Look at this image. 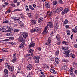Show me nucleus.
Returning a JSON list of instances; mask_svg holds the SVG:
<instances>
[{"label":"nucleus","mask_w":77,"mask_h":77,"mask_svg":"<svg viewBox=\"0 0 77 77\" xmlns=\"http://www.w3.org/2000/svg\"><path fill=\"white\" fill-rule=\"evenodd\" d=\"M48 27H49L50 28H53L54 26H53V24L51 22H49L48 23L47 26L45 28V29L42 33L43 34H46L47 33V30L48 28Z\"/></svg>","instance_id":"obj_1"},{"label":"nucleus","mask_w":77,"mask_h":77,"mask_svg":"<svg viewBox=\"0 0 77 77\" xmlns=\"http://www.w3.org/2000/svg\"><path fill=\"white\" fill-rule=\"evenodd\" d=\"M69 53H70V51L69 50L66 51L64 52V54L66 55L65 56L66 57H69Z\"/></svg>","instance_id":"obj_2"},{"label":"nucleus","mask_w":77,"mask_h":77,"mask_svg":"<svg viewBox=\"0 0 77 77\" xmlns=\"http://www.w3.org/2000/svg\"><path fill=\"white\" fill-rule=\"evenodd\" d=\"M46 44L48 45V46H50L51 45V38L49 37L48 39V40Z\"/></svg>","instance_id":"obj_3"},{"label":"nucleus","mask_w":77,"mask_h":77,"mask_svg":"<svg viewBox=\"0 0 77 77\" xmlns=\"http://www.w3.org/2000/svg\"><path fill=\"white\" fill-rule=\"evenodd\" d=\"M69 11V10L68 8H66L64 10H63L62 12V13L63 15L66 14Z\"/></svg>","instance_id":"obj_4"},{"label":"nucleus","mask_w":77,"mask_h":77,"mask_svg":"<svg viewBox=\"0 0 77 77\" xmlns=\"http://www.w3.org/2000/svg\"><path fill=\"white\" fill-rule=\"evenodd\" d=\"M8 29L6 30L7 32H12L13 29L12 28V26H8Z\"/></svg>","instance_id":"obj_5"},{"label":"nucleus","mask_w":77,"mask_h":77,"mask_svg":"<svg viewBox=\"0 0 77 77\" xmlns=\"http://www.w3.org/2000/svg\"><path fill=\"white\" fill-rule=\"evenodd\" d=\"M22 35H23V38H27V36H28V34L25 32H23L22 33Z\"/></svg>","instance_id":"obj_6"},{"label":"nucleus","mask_w":77,"mask_h":77,"mask_svg":"<svg viewBox=\"0 0 77 77\" xmlns=\"http://www.w3.org/2000/svg\"><path fill=\"white\" fill-rule=\"evenodd\" d=\"M45 5L47 8H49L50 7V4L48 2H45Z\"/></svg>","instance_id":"obj_7"},{"label":"nucleus","mask_w":77,"mask_h":77,"mask_svg":"<svg viewBox=\"0 0 77 77\" xmlns=\"http://www.w3.org/2000/svg\"><path fill=\"white\" fill-rule=\"evenodd\" d=\"M50 72H51L52 74H57V72L54 70V69H51L50 70Z\"/></svg>","instance_id":"obj_8"},{"label":"nucleus","mask_w":77,"mask_h":77,"mask_svg":"<svg viewBox=\"0 0 77 77\" xmlns=\"http://www.w3.org/2000/svg\"><path fill=\"white\" fill-rule=\"evenodd\" d=\"M9 71H11L12 72L14 71V67H13V66H10L8 68Z\"/></svg>","instance_id":"obj_9"},{"label":"nucleus","mask_w":77,"mask_h":77,"mask_svg":"<svg viewBox=\"0 0 77 77\" xmlns=\"http://www.w3.org/2000/svg\"><path fill=\"white\" fill-rule=\"evenodd\" d=\"M55 28L57 29H58L59 27V25H58V22L57 21H55Z\"/></svg>","instance_id":"obj_10"},{"label":"nucleus","mask_w":77,"mask_h":77,"mask_svg":"<svg viewBox=\"0 0 77 77\" xmlns=\"http://www.w3.org/2000/svg\"><path fill=\"white\" fill-rule=\"evenodd\" d=\"M25 44V42H23L19 46L20 48H23L24 46V45Z\"/></svg>","instance_id":"obj_11"},{"label":"nucleus","mask_w":77,"mask_h":77,"mask_svg":"<svg viewBox=\"0 0 77 77\" xmlns=\"http://www.w3.org/2000/svg\"><path fill=\"white\" fill-rule=\"evenodd\" d=\"M0 31L3 32H6V29L4 27H2L0 28Z\"/></svg>","instance_id":"obj_12"},{"label":"nucleus","mask_w":77,"mask_h":77,"mask_svg":"<svg viewBox=\"0 0 77 77\" xmlns=\"http://www.w3.org/2000/svg\"><path fill=\"white\" fill-rule=\"evenodd\" d=\"M35 45V43H30L29 46V48H31V47H34Z\"/></svg>","instance_id":"obj_13"},{"label":"nucleus","mask_w":77,"mask_h":77,"mask_svg":"<svg viewBox=\"0 0 77 77\" xmlns=\"http://www.w3.org/2000/svg\"><path fill=\"white\" fill-rule=\"evenodd\" d=\"M32 68L33 67H32V64L29 65L27 67L28 69H29V70H31Z\"/></svg>","instance_id":"obj_14"},{"label":"nucleus","mask_w":77,"mask_h":77,"mask_svg":"<svg viewBox=\"0 0 77 77\" xmlns=\"http://www.w3.org/2000/svg\"><path fill=\"white\" fill-rule=\"evenodd\" d=\"M72 32L73 33H77V26L75 27V29L74 28L72 30Z\"/></svg>","instance_id":"obj_15"},{"label":"nucleus","mask_w":77,"mask_h":77,"mask_svg":"<svg viewBox=\"0 0 77 77\" xmlns=\"http://www.w3.org/2000/svg\"><path fill=\"white\" fill-rule=\"evenodd\" d=\"M43 18L42 17H40L38 20V22L39 23H42V21H43Z\"/></svg>","instance_id":"obj_16"},{"label":"nucleus","mask_w":77,"mask_h":77,"mask_svg":"<svg viewBox=\"0 0 77 77\" xmlns=\"http://www.w3.org/2000/svg\"><path fill=\"white\" fill-rule=\"evenodd\" d=\"M14 35V34L12 32H10V33H8L6 34V35L7 36H13Z\"/></svg>","instance_id":"obj_17"},{"label":"nucleus","mask_w":77,"mask_h":77,"mask_svg":"<svg viewBox=\"0 0 77 77\" xmlns=\"http://www.w3.org/2000/svg\"><path fill=\"white\" fill-rule=\"evenodd\" d=\"M61 37H60V35L59 34H57V36H56V39L58 40V41H60Z\"/></svg>","instance_id":"obj_18"},{"label":"nucleus","mask_w":77,"mask_h":77,"mask_svg":"<svg viewBox=\"0 0 77 77\" xmlns=\"http://www.w3.org/2000/svg\"><path fill=\"white\" fill-rule=\"evenodd\" d=\"M31 22H32V24H34V25L36 24V23H37L36 20H31Z\"/></svg>","instance_id":"obj_19"},{"label":"nucleus","mask_w":77,"mask_h":77,"mask_svg":"<svg viewBox=\"0 0 77 77\" xmlns=\"http://www.w3.org/2000/svg\"><path fill=\"white\" fill-rule=\"evenodd\" d=\"M53 13V11H51L50 12V13L48 14L47 15H48V17H50V18H51L52 16V14Z\"/></svg>","instance_id":"obj_20"},{"label":"nucleus","mask_w":77,"mask_h":77,"mask_svg":"<svg viewBox=\"0 0 77 77\" xmlns=\"http://www.w3.org/2000/svg\"><path fill=\"white\" fill-rule=\"evenodd\" d=\"M34 31L35 32H40V29H38V27H36L34 29Z\"/></svg>","instance_id":"obj_21"},{"label":"nucleus","mask_w":77,"mask_h":77,"mask_svg":"<svg viewBox=\"0 0 77 77\" xmlns=\"http://www.w3.org/2000/svg\"><path fill=\"white\" fill-rule=\"evenodd\" d=\"M68 48L67 47H63L62 48V49L63 50H68Z\"/></svg>","instance_id":"obj_22"},{"label":"nucleus","mask_w":77,"mask_h":77,"mask_svg":"<svg viewBox=\"0 0 77 77\" xmlns=\"http://www.w3.org/2000/svg\"><path fill=\"white\" fill-rule=\"evenodd\" d=\"M55 62L57 64L59 63V59L57 58H55Z\"/></svg>","instance_id":"obj_23"},{"label":"nucleus","mask_w":77,"mask_h":77,"mask_svg":"<svg viewBox=\"0 0 77 77\" xmlns=\"http://www.w3.org/2000/svg\"><path fill=\"white\" fill-rule=\"evenodd\" d=\"M70 56L72 58H75V56L73 54H70Z\"/></svg>","instance_id":"obj_24"},{"label":"nucleus","mask_w":77,"mask_h":77,"mask_svg":"<svg viewBox=\"0 0 77 77\" xmlns=\"http://www.w3.org/2000/svg\"><path fill=\"white\" fill-rule=\"evenodd\" d=\"M40 59V57H39L38 56V57H36L35 56H34V59H35V60H38Z\"/></svg>","instance_id":"obj_25"},{"label":"nucleus","mask_w":77,"mask_h":77,"mask_svg":"<svg viewBox=\"0 0 77 77\" xmlns=\"http://www.w3.org/2000/svg\"><path fill=\"white\" fill-rule=\"evenodd\" d=\"M10 66H11V65H10V64H9V63H6L5 65V67H8V68Z\"/></svg>","instance_id":"obj_26"},{"label":"nucleus","mask_w":77,"mask_h":77,"mask_svg":"<svg viewBox=\"0 0 77 77\" xmlns=\"http://www.w3.org/2000/svg\"><path fill=\"white\" fill-rule=\"evenodd\" d=\"M68 21L67 19H65V21H64V23H63V24H68Z\"/></svg>","instance_id":"obj_27"},{"label":"nucleus","mask_w":77,"mask_h":77,"mask_svg":"<svg viewBox=\"0 0 77 77\" xmlns=\"http://www.w3.org/2000/svg\"><path fill=\"white\" fill-rule=\"evenodd\" d=\"M20 20V17H15L14 18V21H19Z\"/></svg>","instance_id":"obj_28"},{"label":"nucleus","mask_w":77,"mask_h":77,"mask_svg":"<svg viewBox=\"0 0 77 77\" xmlns=\"http://www.w3.org/2000/svg\"><path fill=\"white\" fill-rule=\"evenodd\" d=\"M66 32L68 36H69V35H70V33H71V32L70 31H69V30H67Z\"/></svg>","instance_id":"obj_29"},{"label":"nucleus","mask_w":77,"mask_h":77,"mask_svg":"<svg viewBox=\"0 0 77 77\" xmlns=\"http://www.w3.org/2000/svg\"><path fill=\"white\" fill-rule=\"evenodd\" d=\"M29 9H31V10H34V9H35L34 8H33L31 5H29Z\"/></svg>","instance_id":"obj_30"},{"label":"nucleus","mask_w":77,"mask_h":77,"mask_svg":"<svg viewBox=\"0 0 77 77\" xmlns=\"http://www.w3.org/2000/svg\"><path fill=\"white\" fill-rule=\"evenodd\" d=\"M59 50H57V51L56 52L55 55H56V56H58V55H59Z\"/></svg>","instance_id":"obj_31"},{"label":"nucleus","mask_w":77,"mask_h":77,"mask_svg":"<svg viewBox=\"0 0 77 77\" xmlns=\"http://www.w3.org/2000/svg\"><path fill=\"white\" fill-rule=\"evenodd\" d=\"M23 39V38L22 37H20L19 39V42H22Z\"/></svg>","instance_id":"obj_32"},{"label":"nucleus","mask_w":77,"mask_h":77,"mask_svg":"<svg viewBox=\"0 0 77 77\" xmlns=\"http://www.w3.org/2000/svg\"><path fill=\"white\" fill-rule=\"evenodd\" d=\"M19 23L20 24V25L22 27H24V24L23 23H22L21 22H20Z\"/></svg>","instance_id":"obj_33"},{"label":"nucleus","mask_w":77,"mask_h":77,"mask_svg":"<svg viewBox=\"0 0 77 77\" xmlns=\"http://www.w3.org/2000/svg\"><path fill=\"white\" fill-rule=\"evenodd\" d=\"M17 60V58H13V60H12V62H13V63L15 62H16V60Z\"/></svg>","instance_id":"obj_34"},{"label":"nucleus","mask_w":77,"mask_h":77,"mask_svg":"<svg viewBox=\"0 0 77 77\" xmlns=\"http://www.w3.org/2000/svg\"><path fill=\"white\" fill-rule=\"evenodd\" d=\"M57 4V1H54L53 2V5H56Z\"/></svg>","instance_id":"obj_35"},{"label":"nucleus","mask_w":77,"mask_h":77,"mask_svg":"<svg viewBox=\"0 0 77 77\" xmlns=\"http://www.w3.org/2000/svg\"><path fill=\"white\" fill-rule=\"evenodd\" d=\"M18 11H21V9H17L14 10L13 11V12H17Z\"/></svg>","instance_id":"obj_36"},{"label":"nucleus","mask_w":77,"mask_h":77,"mask_svg":"<svg viewBox=\"0 0 77 77\" xmlns=\"http://www.w3.org/2000/svg\"><path fill=\"white\" fill-rule=\"evenodd\" d=\"M34 17L35 19H37L39 17V15L37 14H35L34 16Z\"/></svg>","instance_id":"obj_37"},{"label":"nucleus","mask_w":77,"mask_h":77,"mask_svg":"<svg viewBox=\"0 0 77 77\" xmlns=\"http://www.w3.org/2000/svg\"><path fill=\"white\" fill-rule=\"evenodd\" d=\"M59 3L62 5V4H63V2H62V0H59Z\"/></svg>","instance_id":"obj_38"},{"label":"nucleus","mask_w":77,"mask_h":77,"mask_svg":"<svg viewBox=\"0 0 77 77\" xmlns=\"http://www.w3.org/2000/svg\"><path fill=\"white\" fill-rule=\"evenodd\" d=\"M10 12H11V9H9L8 10H7V11L6 12L5 14H8V13H10Z\"/></svg>","instance_id":"obj_39"},{"label":"nucleus","mask_w":77,"mask_h":77,"mask_svg":"<svg viewBox=\"0 0 77 77\" xmlns=\"http://www.w3.org/2000/svg\"><path fill=\"white\" fill-rule=\"evenodd\" d=\"M26 9L27 11H28V12H29V8H28V6L27 5L26 6Z\"/></svg>","instance_id":"obj_40"},{"label":"nucleus","mask_w":77,"mask_h":77,"mask_svg":"<svg viewBox=\"0 0 77 77\" xmlns=\"http://www.w3.org/2000/svg\"><path fill=\"white\" fill-rule=\"evenodd\" d=\"M4 72L5 74H8V70H7V69H5L4 70Z\"/></svg>","instance_id":"obj_41"},{"label":"nucleus","mask_w":77,"mask_h":77,"mask_svg":"<svg viewBox=\"0 0 77 77\" xmlns=\"http://www.w3.org/2000/svg\"><path fill=\"white\" fill-rule=\"evenodd\" d=\"M34 51V50H32V49H31L29 51V52L31 53H32Z\"/></svg>","instance_id":"obj_42"},{"label":"nucleus","mask_w":77,"mask_h":77,"mask_svg":"<svg viewBox=\"0 0 77 77\" xmlns=\"http://www.w3.org/2000/svg\"><path fill=\"white\" fill-rule=\"evenodd\" d=\"M14 32H19V30L18 29H15L14 30Z\"/></svg>","instance_id":"obj_43"},{"label":"nucleus","mask_w":77,"mask_h":77,"mask_svg":"<svg viewBox=\"0 0 77 77\" xmlns=\"http://www.w3.org/2000/svg\"><path fill=\"white\" fill-rule=\"evenodd\" d=\"M62 43V44H65V45H68L67 42H66L65 41H64Z\"/></svg>","instance_id":"obj_44"},{"label":"nucleus","mask_w":77,"mask_h":77,"mask_svg":"<svg viewBox=\"0 0 77 77\" xmlns=\"http://www.w3.org/2000/svg\"><path fill=\"white\" fill-rule=\"evenodd\" d=\"M55 12L56 13H58L59 12H60L59 8L57 9V10L55 11Z\"/></svg>","instance_id":"obj_45"},{"label":"nucleus","mask_w":77,"mask_h":77,"mask_svg":"<svg viewBox=\"0 0 77 77\" xmlns=\"http://www.w3.org/2000/svg\"><path fill=\"white\" fill-rule=\"evenodd\" d=\"M16 53H14L13 54V58H16Z\"/></svg>","instance_id":"obj_46"},{"label":"nucleus","mask_w":77,"mask_h":77,"mask_svg":"<svg viewBox=\"0 0 77 77\" xmlns=\"http://www.w3.org/2000/svg\"><path fill=\"white\" fill-rule=\"evenodd\" d=\"M45 68H49V66L46 64L45 65Z\"/></svg>","instance_id":"obj_47"},{"label":"nucleus","mask_w":77,"mask_h":77,"mask_svg":"<svg viewBox=\"0 0 77 77\" xmlns=\"http://www.w3.org/2000/svg\"><path fill=\"white\" fill-rule=\"evenodd\" d=\"M59 9V10L60 11V12H61L62 10H63V8L62 7H60L58 8Z\"/></svg>","instance_id":"obj_48"},{"label":"nucleus","mask_w":77,"mask_h":77,"mask_svg":"<svg viewBox=\"0 0 77 77\" xmlns=\"http://www.w3.org/2000/svg\"><path fill=\"white\" fill-rule=\"evenodd\" d=\"M10 5L11 6H13V7H15V5L14 4H10Z\"/></svg>","instance_id":"obj_49"},{"label":"nucleus","mask_w":77,"mask_h":77,"mask_svg":"<svg viewBox=\"0 0 77 77\" xmlns=\"http://www.w3.org/2000/svg\"><path fill=\"white\" fill-rule=\"evenodd\" d=\"M33 6L34 8H37L38 7V6H36V5L35 4H33Z\"/></svg>","instance_id":"obj_50"},{"label":"nucleus","mask_w":77,"mask_h":77,"mask_svg":"<svg viewBox=\"0 0 77 77\" xmlns=\"http://www.w3.org/2000/svg\"><path fill=\"white\" fill-rule=\"evenodd\" d=\"M39 61L38 60H35V63H39Z\"/></svg>","instance_id":"obj_51"},{"label":"nucleus","mask_w":77,"mask_h":77,"mask_svg":"<svg viewBox=\"0 0 77 77\" xmlns=\"http://www.w3.org/2000/svg\"><path fill=\"white\" fill-rule=\"evenodd\" d=\"M20 71H21V69H18L17 70V73H20Z\"/></svg>","instance_id":"obj_52"},{"label":"nucleus","mask_w":77,"mask_h":77,"mask_svg":"<svg viewBox=\"0 0 77 77\" xmlns=\"http://www.w3.org/2000/svg\"><path fill=\"white\" fill-rule=\"evenodd\" d=\"M70 71H74V68L73 67L71 68V69H70Z\"/></svg>","instance_id":"obj_53"},{"label":"nucleus","mask_w":77,"mask_h":77,"mask_svg":"<svg viewBox=\"0 0 77 77\" xmlns=\"http://www.w3.org/2000/svg\"><path fill=\"white\" fill-rule=\"evenodd\" d=\"M35 29L34 30L33 29H31V33H33V32H35Z\"/></svg>","instance_id":"obj_54"},{"label":"nucleus","mask_w":77,"mask_h":77,"mask_svg":"<svg viewBox=\"0 0 77 77\" xmlns=\"http://www.w3.org/2000/svg\"><path fill=\"white\" fill-rule=\"evenodd\" d=\"M73 71H70V74L71 75H72V74H73Z\"/></svg>","instance_id":"obj_55"},{"label":"nucleus","mask_w":77,"mask_h":77,"mask_svg":"<svg viewBox=\"0 0 77 77\" xmlns=\"http://www.w3.org/2000/svg\"><path fill=\"white\" fill-rule=\"evenodd\" d=\"M8 22H9V21L8 20H6V21L3 22V23H8Z\"/></svg>","instance_id":"obj_56"},{"label":"nucleus","mask_w":77,"mask_h":77,"mask_svg":"<svg viewBox=\"0 0 77 77\" xmlns=\"http://www.w3.org/2000/svg\"><path fill=\"white\" fill-rule=\"evenodd\" d=\"M69 25H66L65 26V27L66 29H68V28H69Z\"/></svg>","instance_id":"obj_57"},{"label":"nucleus","mask_w":77,"mask_h":77,"mask_svg":"<svg viewBox=\"0 0 77 77\" xmlns=\"http://www.w3.org/2000/svg\"><path fill=\"white\" fill-rule=\"evenodd\" d=\"M18 2V0H14L13 2L14 3H16Z\"/></svg>","instance_id":"obj_58"},{"label":"nucleus","mask_w":77,"mask_h":77,"mask_svg":"<svg viewBox=\"0 0 77 77\" xmlns=\"http://www.w3.org/2000/svg\"><path fill=\"white\" fill-rule=\"evenodd\" d=\"M65 66H63L62 67V69H65Z\"/></svg>","instance_id":"obj_59"},{"label":"nucleus","mask_w":77,"mask_h":77,"mask_svg":"<svg viewBox=\"0 0 77 77\" xmlns=\"http://www.w3.org/2000/svg\"><path fill=\"white\" fill-rule=\"evenodd\" d=\"M74 72L75 74H77V70H76Z\"/></svg>","instance_id":"obj_60"},{"label":"nucleus","mask_w":77,"mask_h":77,"mask_svg":"<svg viewBox=\"0 0 77 77\" xmlns=\"http://www.w3.org/2000/svg\"><path fill=\"white\" fill-rule=\"evenodd\" d=\"M28 16H29V17H32V14H31V13H29V14H28Z\"/></svg>","instance_id":"obj_61"},{"label":"nucleus","mask_w":77,"mask_h":77,"mask_svg":"<svg viewBox=\"0 0 77 77\" xmlns=\"http://www.w3.org/2000/svg\"><path fill=\"white\" fill-rule=\"evenodd\" d=\"M8 74H5L4 75V77H8Z\"/></svg>","instance_id":"obj_62"},{"label":"nucleus","mask_w":77,"mask_h":77,"mask_svg":"<svg viewBox=\"0 0 77 77\" xmlns=\"http://www.w3.org/2000/svg\"><path fill=\"white\" fill-rule=\"evenodd\" d=\"M40 77H45V75H41Z\"/></svg>","instance_id":"obj_63"},{"label":"nucleus","mask_w":77,"mask_h":77,"mask_svg":"<svg viewBox=\"0 0 77 77\" xmlns=\"http://www.w3.org/2000/svg\"><path fill=\"white\" fill-rule=\"evenodd\" d=\"M74 47L75 48H77V44H75L74 45Z\"/></svg>","instance_id":"obj_64"}]
</instances>
